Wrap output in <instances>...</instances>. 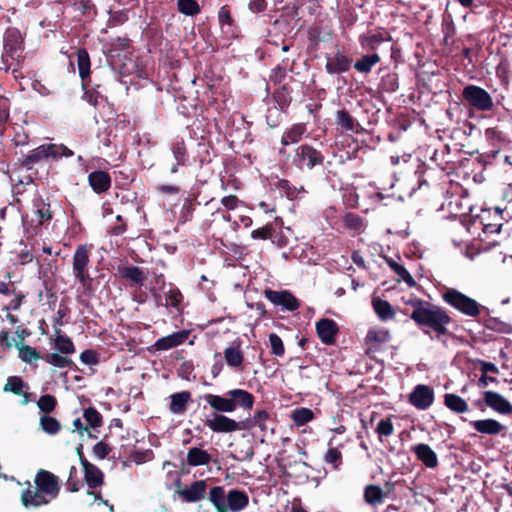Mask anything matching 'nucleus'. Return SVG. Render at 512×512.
I'll list each match as a JSON object with an SVG mask.
<instances>
[{
  "instance_id": "obj_27",
  "label": "nucleus",
  "mask_w": 512,
  "mask_h": 512,
  "mask_svg": "<svg viewBox=\"0 0 512 512\" xmlns=\"http://www.w3.org/2000/svg\"><path fill=\"white\" fill-rule=\"evenodd\" d=\"M306 133V125L304 123L293 124L290 128L286 129L281 137V144L288 146L290 144L298 143L302 140Z\"/></svg>"
},
{
  "instance_id": "obj_12",
  "label": "nucleus",
  "mask_w": 512,
  "mask_h": 512,
  "mask_svg": "<svg viewBox=\"0 0 512 512\" xmlns=\"http://www.w3.org/2000/svg\"><path fill=\"white\" fill-rule=\"evenodd\" d=\"M391 340L390 332L385 328H370L365 337V344L367 345L366 353H374L380 350L383 344Z\"/></svg>"
},
{
  "instance_id": "obj_3",
  "label": "nucleus",
  "mask_w": 512,
  "mask_h": 512,
  "mask_svg": "<svg viewBox=\"0 0 512 512\" xmlns=\"http://www.w3.org/2000/svg\"><path fill=\"white\" fill-rule=\"evenodd\" d=\"M413 307L410 317L419 327L431 329L437 337L446 334L445 325L448 323V314L443 309L429 303L424 305L420 299L413 302Z\"/></svg>"
},
{
  "instance_id": "obj_53",
  "label": "nucleus",
  "mask_w": 512,
  "mask_h": 512,
  "mask_svg": "<svg viewBox=\"0 0 512 512\" xmlns=\"http://www.w3.org/2000/svg\"><path fill=\"white\" fill-rule=\"evenodd\" d=\"M37 406L41 412L45 413V415H48L55 410L57 406V400L53 395L45 394L39 398L37 401Z\"/></svg>"
},
{
  "instance_id": "obj_8",
  "label": "nucleus",
  "mask_w": 512,
  "mask_h": 512,
  "mask_svg": "<svg viewBox=\"0 0 512 512\" xmlns=\"http://www.w3.org/2000/svg\"><path fill=\"white\" fill-rule=\"evenodd\" d=\"M450 306L469 317H477L482 308L476 300L455 289H450Z\"/></svg>"
},
{
  "instance_id": "obj_16",
  "label": "nucleus",
  "mask_w": 512,
  "mask_h": 512,
  "mask_svg": "<svg viewBox=\"0 0 512 512\" xmlns=\"http://www.w3.org/2000/svg\"><path fill=\"white\" fill-rule=\"evenodd\" d=\"M409 402L418 409H427L433 402V391L424 385H418L409 395Z\"/></svg>"
},
{
  "instance_id": "obj_24",
  "label": "nucleus",
  "mask_w": 512,
  "mask_h": 512,
  "mask_svg": "<svg viewBox=\"0 0 512 512\" xmlns=\"http://www.w3.org/2000/svg\"><path fill=\"white\" fill-rule=\"evenodd\" d=\"M249 504V497L245 491L232 489L227 493L226 505L228 512H237L243 510Z\"/></svg>"
},
{
  "instance_id": "obj_10",
  "label": "nucleus",
  "mask_w": 512,
  "mask_h": 512,
  "mask_svg": "<svg viewBox=\"0 0 512 512\" xmlns=\"http://www.w3.org/2000/svg\"><path fill=\"white\" fill-rule=\"evenodd\" d=\"M391 40L388 31L383 28H378L375 31L360 34L358 37L361 48L370 53H376V50L383 42Z\"/></svg>"
},
{
  "instance_id": "obj_63",
  "label": "nucleus",
  "mask_w": 512,
  "mask_h": 512,
  "mask_svg": "<svg viewBox=\"0 0 512 512\" xmlns=\"http://www.w3.org/2000/svg\"><path fill=\"white\" fill-rule=\"evenodd\" d=\"M468 409L467 403L459 396L450 394V410L465 412Z\"/></svg>"
},
{
  "instance_id": "obj_54",
  "label": "nucleus",
  "mask_w": 512,
  "mask_h": 512,
  "mask_svg": "<svg viewBox=\"0 0 512 512\" xmlns=\"http://www.w3.org/2000/svg\"><path fill=\"white\" fill-rule=\"evenodd\" d=\"M78 470L76 466H71L69 469V476L66 482V489L69 492H78L83 486V482L78 477Z\"/></svg>"
},
{
  "instance_id": "obj_20",
  "label": "nucleus",
  "mask_w": 512,
  "mask_h": 512,
  "mask_svg": "<svg viewBox=\"0 0 512 512\" xmlns=\"http://www.w3.org/2000/svg\"><path fill=\"white\" fill-rule=\"evenodd\" d=\"M484 402L488 407L501 414H509L512 412L511 403L497 392H484Z\"/></svg>"
},
{
  "instance_id": "obj_15",
  "label": "nucleus",
  "mask_w": 512,
  "mask_h": 512,
  "mask_svg": "<svg viewBox=\"0 0 512 512\" xmlns=\"http://www.w3.org/2000/svg\"><path fill=\"white\" fill-rule=\"evenodd\" d=\"M88 183L96 194H104L111 188L112 179L107 171L95 170L89 173Z\"/></svg>"
},
{
  "instance_id": "obj_18",
  "label": "nucleus",
  "mask_w": 512,
  "mask_h": 512,
  "mask_svg": "<svg viewBox=\"0 0 512 512\" xmlns=\"http://www.w3.org/2000/svg\"><path fill=\"white\" fill-rule=\"evenodd\" d=\"M33 218L32 222L36 227L48 224L52 220V211L50 204L45 202L42 198L33 200Z\"/></svg>"
},
{
  "instance_id": "obj_59",
  "label": "nucleus",
  "mask_w": 512,
  "mask_h": 512,
  "mask_svg": "<svg viewBox=\"0 0 512 512\" xmlns=\"http://www.w3.org/2000/svg\"><path fill=\"white\" fill-rule=\"evenodd\" d=\"M10 115V103L8 98L0 96V131L3 130Z\"/></svg>"
},
{
  "instance_id": "obj_61",
  "label": "nucleus",
  "mask_w": 512,
  "mask_h": 512,
  "mask_svg": "<svg viewBox=\"0 0 512 512\" xmlns=\"http://www.w3.org/2000/svg\"><path fill=\"white\" fill-rule=\"evenodd\" d=\"M273 226L272 224H267L261 228L255 229L251 232V237L253 239L267 240L272 236Z\"/></svg>"
},
{
  "instance_id": "obj_6",
  "label": "nucleus",
  "mask_w": 512,
  "mask_h": 512,
  "mask_svg": "<svg viewBox=\"0 0 512 512\" xmlns=\"http://www.w3.org/2000/svg\"><path fill=\"white\" fill-rule=\"evenodd\" d=\"M324 155L310 144H301L295 149L292 163L300 170H312L324 162Z\"/></svg>"
},
{
  "instance_id": "obj_32",
  "label": "nucleus",
  "mask_w": 512,
  "mask_h": 512,
  "mask_svg": "<svg viewBox=\"0 0 512 512\" xmlns=\"http://www.w3.org/2000/svg\"><path fill=\"white\" fill-rule=\"evenodd\" d=\"M293 66H294V60L292 61L291 65L289 66L288 58L283 59L280 64H278L271 70V73L269 75V81L273 85H280V84L284 83V80L287 76V72L288 71L292 72Z\"/></svg>"
},
{
  "instance_id": "obj_44",
  "label": "nucleus",
  "mask_w": 512,
  "mask_h": 512,
  "mask_svg": "<svg viewBox=\"0 0 512 512\" xmlns=\"http://www.w3.org/2000/svg\"><path fill=\"white\" fill-rule=\"evenodd\" d=\"M83 418L86 421L88 428L95 429L103 424V417L95 407H88L84 409Z\"/></svg>"
},
{
  "instance_id": "obj_5",
  "label": "nucleus",
  "mask_w": 512,
  "mask_h": 512,
  "mask_svg": "<svg viewBox=\"0 0 512 512\" xmlns=\"http://www.w3.org/2000/svg\"><path fill=\"white\" fill-rule=\"evenodd\" d=\"M92 244H80L76 247L72 256V272L75 279L88 294L93 292V279L89 274Z\"/></svg>"
},
{
  "instance_id": "obj_60",
  "label": "nucleus",
  "mask_w": 512,
  "mask_h": 512,
  "mask_svg": "<svg viewBox=\"0 0 512 512\" xmlns=\"http://www.w3.org/2000/svg\"><path fill=\"white\" fill-rule=\"evenodd\" d=\"M80 360L87 365H97L99 363V354L93 349H86L80 354Z\"/></svg>"
},
{
  "instance_id": "obj_41",
  "label": "nucleus",
  "mask_w": 512,
  "mask_h": 512,
  "mask_svg": "<svg viewBox=\"0 0 512 512\" xmlns=\"http://www.w3.org/2000/svg\"><path fill=\"white\" fill-rule=\"evenodd\" d=\"M324 462L333 470H339L343 464L342 452L336 447H330L323 457Z\"/></svg>"
},
{
  "instance_id": "obj_43",
  "label": "nucleus",
  "mask_w": 512,
  "mask_h": 512,
  "mask_svg": "<svg viewBox=\"0 0 512 512\" xmlns=\"http://www.w3.org/2000/svg\"><path fill=\"white\" fill-rule=\"evenodd\" d=\"M343 223L347 229L357 233H361L364 230L363 218L356 213L347 212L343 217Z\"/></svg>"
},
{
  "instance_id": "obj_38",
  "label": "nucleus",
  "mask_w": 512,
  "mask_h": 512,
  "mask_svg": "<svg viewBox=\"0 0 512 512\" xmlns=\"http://www.w3.org/2000/svg\"><path fill=\"white\" fill-rule=\"evenodd\" d=\"M399 88V77L395 72H388L381 77L379 89L386 93L396 92Z\"/></svg>"
},
{
  "instance_id": "obj_52",
  "label": "nucleus",
  "mask_w": 512,
  "mask_h": 512,
  "mask_svg": "<svg viewBox=\"0 0 512 512\" xmlns=\"http://www.w3.org/2000/svg\"><path fill=\"white\" fill-rule=\"evenodd\" d=\"M276 187L283 192L289 199H293L296 197V195L299 192H304L305 189L303 186L300 187V189H297L295 186H293L289 180L287 179H279L276 182Z\"/></svg>"
},
{
  "instance_id": "obj_31",
  "label": "nucleus",
  "mask_w": 512,
  "mask_h": 512,
  "mask_svg": "<svg viewBox=\"0 0 512 512\" xmlns=\"http://www.w3.org/2000/svg\"><path fill=\"white\" fill-rule=\"evenodd\" d=\"M45 159H47V153L45 150V145L43 144L31 150L27 155H25L21 160V166L27 170H32L36 163H39Z\"/></svg>"
},
{
  "instance_id": "obj_56",
  "label": "nucleus",
  "mask_w": 512,
  "mask_h": 512,
  "mask_svg": "<svg viewBox=\"0 0 512 512\" xmlns=\"http://www.w3.org/2000/svg\"><path fill=\"white\" fill-rule=\"evenodd\" d=\"M269 343L271 347V354L277 357H282L285 354V347L282 339L276 333L269 335Z\"/></svg>"
},
{
  "instance_id": "obj_62",
  "label": "nucleus",
  "mask_w": 512,
  "mask_h": 512,
  "mask_svg": "<svg viewBox=\"0 0 512 512\" xmlns=\"http://www.w3.org/2000/svg\"><path fill=\"white\" fill-rule=\"evenodd\" d=\"M111 451L110 445L104 441H100L93 446V454L100 460L105 459Z\"/></svg>"
},
{
  "instance_id": "obj_45",
  "label": "nucleus",
  "mask_w": 512,
  "mask_h": 512,
  "mask_svg": "<svg viewBox=\"0 0 512 512\" xmlns=\"http://www.w3.org/2000/svg\"><path fill=\"white\" fill-rule=\"evenodd\" d=\"M291 418L296 426H303L314 418V413L306 407L296 408L293 410Z\"/></svg>"
},
{
  "instance_id": "obj_26",
  "label": "nucleus",
  "mask_w": 512,
  "mask_h": 512,
  "mask_svg": "<svg viewBox=\"0 0 512 512\" xmlns=\"http://www.w3.org/2000/svg\"><path fill=\"white\" fill-rule=\"evenodd\" d=\"M335 123L342 131L352 133L358 132L360 126L358 121L346 109L336 112Z\"/></svg>"
},
{
  "instance_id": "obj_46",
  "label": "nucleus",
  "mask_w": 512,
  "mask_h": 512,
  "mask_svg": "<svg viewBox=\"0 0 512 512\" xmlns=\"http://www.w3.org/2000/svg\"><path fill=\"white\" fill-rule=\"evenodd\" d=\"M177 9L186 16H196L201 12V7L196 0H177Z\"/></svg>"
},
{
  "instance_id": "obj_40",
  "label": "nucleus",
  "mask_w": 512,
  "mask_h": 512,
  "mask_svg": "<svg viewBox=\"0 0 512 512\" xmlns=\"http://www.w3.org/2000/svg\"><path fill=\"white\" fill-rule=\"evenodd\" d=\"M24 388L28 389L29 386L20 376H9L3 387V391L11 392L15 395H21L23 394Z\"/></svg>"
},
{
  "instance_id": "obj_17",
  "label": "nucleus",
  "mask_w": 512,
  "mask_h": 512,
  "mask_svg": "<svg viewBox=\"0 0 512 512\" xmlns=\"http://www.w3.org/2000/svg\"><path fill=\"white\" fill-rule=\"evenodd\" d=\"M189 337V331L180 330L156 340L153 347L158 351H165L183 344Z\"/></svg>"
},
{
  "instance_id": "obj_13",
  "label": "nucleus",
  "mask_w": 512,
  "mask_h": 512,
  "mask_svg": "<svg viewBox=\"0 0 512 512\" xmlns=\"http://www.w3.org/2000/svg\"><path fill=\"white\" fill-rule=\"evenodd\" d=\"M352 58L341 51H337L332 56L326 57L325 70L328 74H342L350 70Z\"/></svg>"
},
{
  "instance_id": "obj_47",
  "label": "nucleus",
  "mask_w": 512,
  "mask_h": 512,
  "mask_svg": "<svg viewBox=\"0 0 512 512\" xmlns=\"http://www.w3.org/2000/svg\"><path fill=\"white\" fill-rule=\"evenodd\" d=\"M171 149L178 164H187L189 155L183 139H176Z\"/></svg>"
},
{
  "instance_id": "obj_1",
  "label": "nucleus",
  "mask_w": 512,
  "mask_h": 512,
  "mask_svg": "<svg viewBox=\"0 0 512 512\" xmlns=\"http://www.w3.org/2000/svg\"><path fill=\"white\" fill-rule=\"evenodd\" d=\"M202 398L214 411L204 421V425L214 433H233L254 427L260 428L263 432L267 430L266 422L270 419V414L266 410H257L251 419L244 421H236L224 415V413L234 412L237 408L244 410L253 408L255 397L247 390L231 389L223 396L206 393Z\"/></svg>"
},
{
  "instance_id": "obj_50",
  "label": "nucleus",
  "mask_w": 512,
  "mask_h": 512,
  "mask_svg": "<svg viewBox=\"0 0 512 512\" xmlns=\"http://www.w3.org/2000/svg\"><path fill=\"white\" fill-rule=\"evenodd\" d=\"M388 264L394 273L398 275L408 286L412 287L416 284L414 278L404 266L398 264L394 260L388 261Z\"/></svg>"
},
{
  "instance_id": "obj_23",
  "label": "nucleus",
  "mask_w": 512,
  "mask_h": 512,
  "mask_svg": "<svg viewBox=\"0 0 512 512\" xmlns=\"http://www.w3.org/2000/svg\"><path fill=\"white\" fill-rule=\"evenodd\" d=\"M82 467L84 480L89 489L94 490L104 484V473L100 468L90 462Z\"/></svg>"
},
{
  "instance_id": "obj_7",
  "label": "nucleus",
  "mask_w": 512,
  "mask_h": 512,
  "mask_svg": "<svg viewBox=\"0 0 512 512\" xmlns=\"http://www.w3.org/2000/svg\"><path fill=\"white\" fill-rule=\"evenodd\" d=\"M464 99L480 111H489L493 107V100L489 93L481 87L468 85L463 89Z\"/></svg>"
},
{
  "instance_id": "obj_11",
  "label": "nucleus",
  "mask_w": 512,
  "mask_h": 512,
  "mask_svg": "<svg viewBox=\"0 0 512 512\" xmlns=\"http://www.w3.org/2000/svg\"><path fill=\"white\" fill-rule=\"evenodd\" d=\"M207 487L206 480H196L189 486L179 489L177 493L184 502L196 503L206 498Z\"/></svg>"
},
{
  "instance_id": "obj_33",
  "label": "nucleus",
  "mask_w": 512,
  "mask_h": 512,
  "mask_svg": "<svg viewBox=\"0 0 512 512\" xmlns=\"http://www.w3.org/2000/svg\"><path fill=\"white\" fill-rule=\"evenodd\" d=\"M363 498L368 505L373 507L382 504L385 499L382 488L375 484H369L364 488Z\"/></svg>"
},
{
  "instance_id": "obj_55",
  "label": "nucleus",
  "mask_w": 512,
  "mask_h": 512,
  "mask_svg": "<svg viewBox=\"0 0 512 512\" xmlns=\"http://www.w3.org/2000/svg\"><path fill=\"white\" fill-rule=\"evenodd\" d=\"M394 426L391 420V416L381 419L375 429V432L378 434L379 440L382 441V437H389L393 434Z\"/></svg>"
},
{
  "instance_id": "obj_58",
  "label": "nucleus",
  "mask_w": 512,
  "mask_h": 512,
  "mask_svg": "<svg viewBox=\"0 0 512 512\" xmlns=\"http://www.w3.org/2000/svg\"><path fill=\"white\" fill-rule=\"evenodd\" d=\"M166 301L171 307L179 308L183 301V295L178 288L171 286L168 292H166Z\"/></svg>"
},
{
  "instance_id": "obj_57",
  "label": "nucleus",
  "mask_w": 512,
  "mask_h": 512,
  "mask_svg": "<svg viewBox=\"0 0 512 512\" xmlns=\"http://www.w3.org/2000/svg\"><path fill=\"white\" fill-rule=\"evenodd\" d=\"M11 295L14 296L13 299L9 302V304L3 305L2 310L17 311V310H19V308L21 307V305L23 304V302L26 298L24 293H22L21 291H17L16 289L14 290V292H12Z\"/></svg>"
},
{
  "instance_id": "obj_4",
  "label": "nucleus",
  "mask_w": 512,
  "mask_h": 512,
  "mask_svg": "<svg viewBox=\"0 0 512 512\" xmlns=\"http://www.w3.org/2000/svg\"><path fill=\"white\" fill-rule=\"evenodd\" d=\"M25 49L24 38L19 29L15 27H8L3 36V53L1 56L0 70L8 72L12 64L8 63V58L16 62L17 65L21 64L25 56L23 55Z\"/></svg>"
},
{
  "instance_id": "obj_37",
  "label": "nucleus",
  "mask_w": 512,
  "mask_h": 512,
  "mask_svg": "<svg viewBox=\"0 0 512 512\" xmlns=\"http://www.w3.org/2000/svg\"><path fill=\"white\" fill-rule=\"evenodd\" d=\"M43 360L46 363L51 364L57 368H67V367L74 368V367H76L74 362L70 358L63 356L56 352L47 353V354L43 355Z\"/></svg>"
},
{
  "instance_id": "obj_42",
  "label": "nucleus",
  "mask_w": 512,
  "mask_h": 512,
  "mask_svg": "<svg viewBox=\"0 0 512 512\" xmlns=\"http://www.w3.org/2000/svg\"><path fill=\"white\" fill-rule=\"evenodd\" d=\"M17 349L19 350V358L25 363H32L33 361H37L39 359L43 360V355L36 348H33L29 345H19L15 344Z\"/></svg>"
},
{
  "instance_id": "obj_48",
  "label": "nucleus",
  "mask_w": 512,
  "mask_h": 512,
  "mask_svg": "<svg viewBox=\"0 0 512 512\" xmlns=\"http://www.w3.org/2000/svg\"><path fill=\"white\" fill-rule=\"evenodd\" d=\"M40 427L49 435H55L61 430L60 422L55 417L49 415H43L40 418Z\"/></svg>"
},
{
  "instance_id": "obj_22",
  "label": "nucleus",
  "mask_w": 512,
  "mask_h": 512,
  "mask_svg": "<svg viewBox=\"0 0 512 512\" xmlns=\"http://www.w3.org/2000/svg\"><path fill=\"white\" fill-rule=\"evenodd\" d=\"M169 410L172 414L183 415L189 404L192 402V394L190 391H181L170 395Z\"/></svg>"
},
{
  "instance_id": "obj_36",
  "label": "nucleus",
  "mask_w": 512,
  "mask_h": 512,
  "mask_svg": "<svg viewBox=\"0 0 512 512\" xmlns=\"http://www.w3.org/2000/svg\"><path fill=\"white\" fill-rule=\"evenodd\" d=\"M224 358L228 366L238 368L244 361V355L239 345L231 346L224 350Z\"/></svg>"
},
{
  "instance_id": "obj_29",
  "label": "nucleus",
  "mask_w": 512,
  "mask_h": 512,
  "mask_svg": "<svg viewBox=\"0 0 512 512\" xmlns=\"http://www.w3.org/2000/svg\"><path fill=\"white\" fill-rule=\"evenodd\" d=\"M211 460L212 456L200 447H192L187 452L186 461L191 467L207 465Z\"/></svg>"
},
{
  "instance_id": "obj_9",
  "label": "nucleus",
  "mask_w": 512,
  "mask_h": 512,
  "mask_svg": "<svg viewBox=\"0 0 512 512\" xmlns=\"http://www.w3.org/2000/svg\"><path fill=\"white\" fill-rule=\"evenodd\" d=\"M264 295L272 304L287 311L294 312L300 307L299 300L288 290L265 289Z\"/></svg>"
},
{
  "instance_id": "obj_30",
  "label": "nucleus",
  "mask_w": 512,
  "mask_h": 512,
  "mask_svg": "<svg viewBox=\"0 0 512 512\" xmlns=\"http://www.w3.org/2000/svg\"><path fill=\"white\" fill-rule=\"evenodd\" d=\"M381 61V58L378 53H369L363 55L360 59H358L354 64V69L361 74H369L372 72V69L375 65H377Z\"/></svg>"
},
{
  "instance_id": "obj_39",
  "label": "nucleus",
  "mask_w": 512,
  "mask_h": 512,
  "mask_svg": "<svg viewBox=\"0 0 512 512\" xmlns=\"http://www.w3.org/2000/svg\"><path fill=\"white\" fill-rule=\"evenodd\" d=\"M47 158L59 159L61 157H72L74 152L64 144H44Z\"/></svg>"
},
{
  "instance_id": "obj_21",
  "label": "nucleus",
  "mask_w": 512,
  "mask_h": 512,
  "mask_svg": "<svg viewBox=\"0 0 512 512\" xmlns=\"http://www.w3.org/2000/svg\"><path fill=\"white\" fill-rule=\"evenodd\" d=\"M118 271L121 278L126 280L130 287H141L144 285L146 275L142 268L129 265L120 267Z\"/></svg>"
},
{
  "instance_id": "obj_14",
  "label": "nucleus",
  "mask_w": 512,
  "mask_h": 512,
  "mask_svg": "<svg viewBox=\"0 0 512 512\" xmlns=\"http://www.w3.org/2000/svg\"><path fill=\"white\" fill-rule=\"evenodd\" d=\"M316 332L322 343L333 345L336 342L339 327L333 319L322 318L316 323Z\"/></svg>"
},
{
  "instance_id": "obj_64",
  "label": "nucleus",
  "mask_w": 512,
  "mask_h": 512,
  "mask_svg": "<svg viewBox=\"0 0 512 512\" xmlns=\"http://www.w3.org/2000/svg\"><path fill=\"white\" fill-rule=\"evenodd\" d=\"M89 87L90 85L86 86V88H83V99L86 100L90 105L96 107L98 105V98L100 97V94L98 91L90 89Z\"/></svg>"
},
{
  "instance_id": "obj_2",
  "label": "nucleus",
  "mask_w": 512,
  "mask_h": 512,
  "mask_svg": "<svg viewBox=\"0 0 512 512\" xmlns=\"http://www.w3.org/2000/svg\"><path fill=\"white\" fill-rule=\"evenodd\" d=\"M34 484L33 488L31 482L26 480V488L21 492V504L27 509L48 505L60 494V479L48 470L39 469L35 474Z\"/></svg>"
},
{
  "instance_id": "obj_51",
  "label": "nucleus",
  "mask_w": 512,
  "mask_h": 512,
  "mask_svg": "<svg viewBox=\"0 0 512 512\" xmlns=\"http://www.w3.org/2000/svg\"><path fill=\"white\" fill-rule=\"evenodd\" d=\"M55 348L61 354H73L75 352V346L72 340L66 335H58L55 339Z\"/></svg>"
},
{
  "instance_id": "obj_49",
  "label": "nucleus",
  "mask_w": 512,
  "mask_h": 512,
  "mask_svg": "<svg viewBox=\"0 0 512 512\" xmlns=\"http://www.w3.org/2000/svg\"><path fill=\"white\" fill-rule=\"evenodd\" d=\"M218 21L223 29L227 27L226 33L232 32L231 28L235 26V20L228 5H224L219 9Z\"/></svg>"
},
{
  "instance_id": "obj_34",
  "label": "nucleus",
  "mask_w": 512,
  "mask_h": 512,
  "mask_svg": "<svg viewBox=\"0 0 512 512\" xmlns=\"http://www.w3.org/2000/svg\"><path fill=\"white\" fill-rule=\"evenodd\" d=\"M373 309L377 316L382 321H388L395 317V311L392 305L387 301L381 298H375L372 301Z\"/></svg>"
},
{
  "instance_id": "obj_28",
  "label": "nucleus",
  "mask_w": 512,
  "mask_h": 512,
  "mask_svg": "<svg viewBox=\"0 0 512 512\" xmlns=\"http://www.w3.org/2000/svg\"><path fill=\"white\" fill-rule=\"evenodd\" d=\"M273 92V99L282 111H285L292 102L293 89L288 82L278 85Z\"/></svg>"
},
{
  "instance_id": "obj_35",
  "label": "nucleus",
  "mask_w": 512,
  "mask_h": 512,
  "mask_svg": "<svg viewBox=\"0 0 512 512\" xmlns=\"http://www.w3.org/2000/svg\"><path fill=\"white\" fill-rule=\"evenodd\" d=\"M414 452L417 458L427 467L433 468L437 465V456L427 444H419L415 446Z\"/></svg>"
},
{
  "instance_id": "obj_25",
  "label": "nucleus",
  "mask_w": 512,
  "mask_h": 512,
  "mask_svg": "<svg viewBox=\"0 0 512 512\" xmlns=\"http://www.w3.org/2000/svg\"><path fill=\"white\" fill-rule=\"evenodd\" d=\"M471 425L477 432L487 435H497L506 429L503 424L495 419L476 420L472 421Z\"/></svg>"
},
{
  "instance_id": "obj_19",
  "label": "nucleus",
  "mask_w": 512,
  "mask_h": 512,
  "mask_svg": "<svg viewBox=\"0 0 512 512\" xmlns=\"http://www.w3.org/2000/svg\"><path fill=\"white\" fill-rule=\"evenodd\" d=\"M76 56L79 76L81 78V85L82 88H86V86H89L91 83L90 56L85 48H78L76 51Z\"/></svg>"
}]
</instances>
